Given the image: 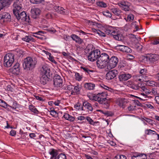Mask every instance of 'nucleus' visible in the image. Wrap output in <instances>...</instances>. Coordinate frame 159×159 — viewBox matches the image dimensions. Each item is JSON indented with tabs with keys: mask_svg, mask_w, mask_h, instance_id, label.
Returning <instances> with one entry per match:
<instances>
[{
	"mask_svg": "<svg viewBox=\"0 0 159 159\" xmlns=\"http://www.w3.org/2000/svg\"><path fill=\"white\" fill-rule=\"evenodd\" d=\"M92 30L93 32L97 34L99 36L102 37H105V34H107L112 35L114 38L116 40H121L122 35L118 34L117 30L111 26L107 27L105 31V33L102 32L99 30L95 28H92Z\"/></svg>",
	"mask_w": 159,
	"mask_h": 159,
	"instance_id": "f257e3e1",
	"label": "nucleus"
},
{
	"mask_svg": "<svg viewBox=\"0 0 159 159\" xmlns=\"http://www.w3.org/2000/svg\"><path fill=\"white\" fill-rule=\"evenodd\" d=\"M37 63V60L36 58L28 57L24 59L23 66L24 70L29 71L35 67Z\"/></svg>",
	"mask_w": 159,
	"mask_h": 159,
	"instance_id": "f03ea898",
	"label": "nucleus"
},
{
	"mask_svg": "<svg viewBox=\"0 0 159 159\" xmlns=\"http://www.w3.org/2000/svg\"><path fill=\"white\" fill-rule=\"evenodd\" d=\"M100 53V51L98 49L89 50L87 55L88 59L90 61H93L98 59Z\"/></svg>",
	"mask_w": 159,
	"mask_h": 159,
	"instance_id": "7ed1b4c3",
	"label": "nucleus"
},
{
	"mask_svg": "<svg viewBox=\"0 0 159 159\" xmlns=\"http://www.w3.org/2000/svg\"><path fill=\"white\" fill-rule=\"evenodd\" d=\"M14 55L11 53H8L5 55L4 58V66L6 67L11 66L14 62Z\"/></svg>",
	"mask_w": 159,
	"mask_h": 159,
	"instance_id": "20e7f679",
	"label": "nucleus"
},
{
	"mask_svg": "<svg viewBox=\"0 0 159 159\" xmlns=\"http://www.w3.org/2000/svg\"><path fill=\"white\" fill-rule=\"evenodd\" d=\"M119 62V59L117 57L112 56L109 59L107 62V68L111 69L116 67Z\"/></svg>",
	"mask_w": 159,
	"mask_h": 159,
	"instance_id": "39448f33",
	"label": "nucleus"
},
{
	"mask_svg": "<svg viewBox=\"0 0 159 159\" xmlns=\"http://www.w3.org/2000/svg\"><path fill=\"white\" fill-rule=\"evenodd\" d=\"M22 0H16L13 4L14 14H17L18 11H21Z\"/></svg>",
	"mask_w": 159,
	"mask_h": 159,
	"instance_id": "423d86ee",
	"label": "nucleus"
},
{
	"mask_svg": "<svg viewBox=\"0 0 159 159\" xmlns=\"http://www.w3.org/2000/svg\"><path fill=\"white\" fill-rule=\"evenodd\" d=\"M63 82V79L58 75H56L54 77V85L57 87L61 86Z\"/></svg>",
	"mask_w": 159,
	"mask_h": 159,
	"instance_id": "0eeeda50",
	"label": "nucleus"
},
{
	"mask_svg": "<svg viewBox=\"0 0 159 159\" xmlns=\"http://www.w3.org/2000/svg\"><path fill=\"white\" fill-rule=\"evenodd\" d=\"M118 74V71L115 70H111L108 72L106 75V78L108 80L114 79Z\"/></svg>",
	"mask_w": 159,
	"mask_h": 159,
	"instance_id": "6e6552de",
	"label": "nucleus"
},
{
	"mask_svg": "<svg viewBox=\"0 0 159 159\" xmlns=\"http://www.w3.org/2000/svg\"><path fill=\"white\" fill-rule=\"evenodd\" d=\"M40 10L38 8H32L30 11L31 17L34 19H36L40 15Z\"/></svg>",
	"mask_w": 159,
	"mask_h": 159,
	"instance_id": "1a4fd4ad",
	"label": "nucleus"
},
{
	"mask_svg": "<svg viewBox=\"0 0 159 159\" xmlns=\"http://www.w3.org/2000/svg\"><path fill=\"white\" fill-rule=\"evenodd\" d=\"M50 70L47 65L42 66L40 69V75H50Z\"/></svg>",
	"mask_w": 159,
	"mask_h": 159,
	"instance_id": "9d476101",
	"label": "nucleus"
},
{
	"mask_svg": "<svg viewBox=\"0 0 159 159\" xmlns=\"http://www.w3.org/2000/svg\"><path fill=\"white\" fill-rule=\"evenodd\" d=\"M119 6L122 10L125 11H129L131 10L130 5L127 2H122L118 4Z\"/></svg>",
	"mask_w": 159,
	"mask_h": 159,
	"instance_id": "9b49d317",
	"label": "nucleus"
},
{
	"mask_svg": "<svg viewBox=\"0 0 159 159\" xmlns=\"http://www.w3.org/2000/svg\"><path fill=\"white\" fill-rule=\"evenodd\" d=\"M132 77L130 74L129 73H124L120 75L119 76V78L120 81H123L128 80Z\"/></svg>",
	"mask_w": 159,
	"mask_h": 159,
	"instance_id": "f8f14e48",
	"label": "nucleus"
},
{
	"mask_svg": "<svg viewBox=\"0 0 159 159\" xmlns=\"http://www.w3.org/2000/svg\"><path fill=\"white\" fill-rule=\"evenodd\" d=\"M40 82L43 84H47L50 80V75H40Z\"/></svg>",
	"mask_w": 159,
	"mask_h": 159,
	"instance_id": "ddd939ff",
	"label": "nucleus"
},
{
	"mask_svg": "<svg viewBox=\"0 0 159 159\" xmlns=\"http://www.w3.org/2000/svg\"><path fill=\"white\" fill-rule=\"evenodd\" d=\"M14 14L18 20L21 19L22 20H24L25 19L26 14L24 11H23L21 12L18 11L17 14Z\"/></svg>",
	"mask_w": 159,
	"mask_h": 159,
	"instance_id": "4468645a",
	"label": "nucleus"
},
{
	"mask_svg": "<svg viewBox=\"0 0 159 159\" xmlns=\"http://www.w3.org/2000/svg\"><path fill=\"white\" fill-rule=\"evenodd\" d=\"M54 9L57 12L61 14H66L68 13L67 10L61 7L56 6L54 7Z\"/></svg>",
	"mask_w": 159,
	"mask_h": 159,
	"instance_id": "2eb2a0df",
	"label": "nucleus"
},
{
	"mask_svg": "<svg viewBox=\"0 0 159 159\" xmlns=\"http://www.w3.org/2000/svg\"><path fill=\"white\" fill-rule=\"evenodd\" d=\"M99 103L103 105V107L107 109L109 106V102L106 98H101Z\"/></svg>",
	"mask_w": 159,
	"mask_h": 159,
	"instance_id": "dca6fc26",
	"label": "nucleus"
},
{
	"mask_svg": "<svg viewBox=\"0 0 159 159\" xmlns=\"http://www.w3.org/2000/svg\"><path fill=\"white\" fill-rule=\"evenodd\" d=\"M107 62L98 59L97 61V66L100 69H103L107 66Z\"/></svg>",
	"mask_w": 159,
	"mask_h": 159,
	"instance_id": "f3484780",
	"label": "nucleus"
},
{
	"mask_svg": "<svg viewBox=\"0 0 159 159\" xmlns=\"http://www.w3.org/2000/svg\"><path fill=\"white\" fill-rule=\"evenodd\" d=\"M116 103L120 107H123L126 103V100L124 98H118L116 100Z\"/></svg>",
	"mask_w": 159,
	"mask_h": 159,
	"instance_id": "a211bd4d",
	"label": "nucleus"
},
{
	"mask_svg": "<svg viewBox=\"0 0 159 159\" xmlns=\"http://www.w3.org/2000/svg\"><path fill=\"white\" fill-rule=\"evenodd\" d=\"M83 106L85 109L87 110L88 112H92L93 110V108L92 107L91 104L89 103L85 102H83Z\"/></svg>",
	"mask_w": 159,
	"mask_h": 159,
	"instance_id": "6ab92c4d",
	"label": "nucleus"
},
{
	"mask_svg": "<svg viewBox=\"0 0 159 159\" xmlns=\"http://www.w3.org/2000/svg\"><path fill=\"white\" fill-rule=\"evenodd\" d=\"M49 154L51 156V159L54 158L55 159L57 156L58 154V152L57 150L53 148H51L49 151Z\"/></svg>",
	"mask_w": 159,
	"mask_h": 159,
	"instance_id": "aec40b11",
	"label": "nucleus"
},
{
	"mask_svg": "<svg viewBox=\"0 0 159 159\" xmlns=\"http://www.w3.org/2000/svg\"><path fill=\"white\" fill-rule=\"evenodd\" d=\"M10 0H0V11L10 4Z\"/></svg>",
	"mask_w": 159,
	"mask_h": 159,
	"instance_id": "412c9836",
	"label": "nucleus"
},
{
	"mask_svg": "<svg viewBox=\"0 0 159 159\" xmlns=\"http://www.w3.org/2000/svg\"><path fill=\"white\" fill-rule=\"evenodd\" d=\"M109 57L107 54L103 53L100 55L98 59L107 62L108 60L109 59Z\"/></svg>",
	"mask_w": 159,
	"mask_h": 159,
	"instance_id": "4be33fe9",
	"label": "nucleus"
},
{
	"mask_svg": "<svg viewBox=\"0 0 159 159\" xmlns=\"http://www.w3.org/2000/svg\"><path fill=\"white\" fill-rule=\"evenodd\" d=\"M70 37L73 40L75 41L76 43L79 44L83 42V40L81 39L75 34H72Z\"/></svg>",
	"mask_w": 159,
	"mask_h": 159,
	"instance_id": "5701e85b",
	"label": "nucleus"
},
{
	"mask_svg": "<svg viewBox=\"0 0 159 159\" xmlns=\"http://www.w3.org/2000/svg\"><path fill=\"white\" fill-rule=\"evenodd\" d=\"M0 18L1 19H6L7 21H10L11 16L9 13L5 12L2 14H0Z\"/></svg>",
	"mask_w": 159,
	"mask_h": 159,
	"instance_id": "b1692460",
	"label": "nucleus"
},
{
	"mask_svg": "<svg viewBox=\"0 0 159 159\" xmlns=\"http://www.w3.org/2000/svg\"><path fill=\"white\" fill-rule=\"evenodd\" d=\"M9 108H11L14 109H16L17 108H22V106L18 104L16 101H13V104L12 106L9 105Z\"/></svg>",
	"mask_w": 159,
	"mask_h": 159,
	"instance_id": "393cba45",
	"label": "nucleus"
},
{
	"mask_svg": "<svg viewBox=\"0 0 159 159\" xmlns=\"http://www.w3.org/2000/svg\"><path fill=\"white\" fill-rule=\"evenodd\" d=\"M84 88L88 90H93L95 87L94 84L91 83H86L84 85Z\"/></svg>",
	"mask_w": 159,
	"mask_h": 159,
	"instance_id": "a878e982",
	"label": "nucleus"
},
{
	"mask_svg": "<svg viewBox=\"0 0 159 159\" xmlns=\"http://www.w3.org/2000/svg\"><path fill=\"white\" fill-rule=\"evenodd\" d=\"M19 64L18 63H16L13 67L12 71L14 73L18 74L19 72Z\"/></svg>",
	"mask_w": 159,
	"mask_h": 159,
	"instance_id": "bb28decb",
	"label": "nucleus"
},
{
	"mask_svg": "<svg viewBox=\"0 0 159 159\" xmlns=\"http://www.w3.org/2000/svg\"><path fill=\"white\" fill-rule=\"evenodd\" d=\"M149 59L150 61L153 62L158 60L159 56L156 54H151Z\"/></svg>",
	"mask_w": 159,
	"mask_h": 159,
	"instance_id": "cd10ccee",
	"label": "nucleus"
},
{
	"mask_svg": "<svg viewBox=\"0 0 159 159\" xmlns=\"http://www.w3.org/2000/svg\"><path fill=\"white\" fill-rule=\"evenodd\" d=\"M74 89L73 91L71 93V94L75 95L77 93H79L81 89V87L79 85L74 86Z\"/></svg>",
	"mask_w": 159,
	"mask_h": 159,
	"instance_id": "c85d7f7f",
	"label": "nucleus"
},
{
	"mask_svg": "<svg viewBox=\"0 0 159 159\" xmlns=\"http://www.w3.org/2000/svg\"><path fill=\"white\" fill-rule=\"evenodd\" d=\"M0 106L5 108L7 111H10V109L9 107V105H8L5 101L1 99L0 102Z\"/></svg>",
	"mask_w": 159,
	"mask_h": 159,
	"instance_id": "c756f323",
	"label": "nucleus"
},
{
	"mask_svg": "<svg viewBox=\"0 0 159 159\" xmlns=\"http://www.w3.org/2000/svg\"><path fill=\"white\" fill-rule=\"evenodd\" d=\"M63 117L66 120L70 121H73L75 119L74 117L71 116L66 113H64Z\"/></svg>",
	"mask_w": 159,
	"mask_h": 159,
	"instance_id": "7c9ffc66",
	"label": "nucleus"
},
{
	"mask_svg": "<svg viewBox=\"0 0 159 159\" xmlns=\"http://www.w3.org/2000/svg\"><path fill=\"white\" fill-rule=\"evenodd\" d=\"M111 10L112 13L117 16H119L121 12V11L119 9L115 7L111 8Z\"/></svg>",
	"mask_w": 159,
	"mask_h": 159,
	"instance_id": "2f4dec72",
	"label": "nucleus"
},
{
	"mask_svg": "<svg viewBox=\"0 0 159 159\" xmlns=\"http://www.w3.org/2000/svg\"><path fill=\"white\" fill-rule=\"evenodd\" d=\"M145 134L147 135H156L157 134L156 132L154 130H152L150 129H147L145 131Z\"/></svg>",
	"mask_w": 159,
	"mask_h": 159,
	"instance_id": "473e14b6",
	"label": "nucleus"
},
{
	"mask_svg": "<svg viewBox=\"0 0 159 159\" xmlns=\"http://www.w3.org/2000/svg\"><path fill=\"white\" fill-rule=\"evenodd\" d=\"M74 86L70 84L67 85H65L63 86V89H67L71 91V92L73 90Z\"/></svg>",
	"mask_w": 159,
	"mask_h": 159,
	"instance_id": "72a5a7b5",
	"label": "nucleus"
},
{
	"mask_svg": "<svg viewBox=\"0 0 159 159\" xmlns=\"http://www.w3.org/2000/svg\"><path fill=\"white\" fill-rule=\"evenodd\" d=\"M97 5L102 7H107V4L102 1H98L96 2Z\"/></svg>",
	"mask_w": 159,
	"mask_h": 159,
	"instance_id": "f704fd0d",
	"label": "nucleus"
},
{
	"mask_svg": "<svg viewBox=\"0 0 159 159\" xmlns=\"http://www.w3.org/2000/svg\"><path fill=\"white\" fill-rule=\"evenodd\" d=\"M140 77H141V79H139V81H144L147 82V81H148L149 79L148 77L146 76L145 75H140Z\"/></svg>",
	"mask_w": 159,
	"mask_h": 159,
	"instance_id": "c9c22d12",
	"label": "nucleus"
},
{
	"mask_svg": "<svg viewBox=\"0 0 159 159\" xmlns=\"http://www.w3.org/2000/svg\"><path fill=\"white\" fill-rule=\"evenodd\" d=\"M75 107L77 110L79 111H85V109H84L83 105H81L79 104H78L75 105Z\"/></svg>",
	"mask_w": 159,
	"mask_h": 159,
	"instance_id": "e433bc0d",
	"label": "nucleus"
},
{
	"mask_svg": "<svg viewBox=\"0 0 159 159\" xmlns=\"http://www.w3.org/2000/svg\"><path fill=\"white\" fill-rule=\"evenodd\" d=\"M29 109L32 112L37 114L38 111L37 109L32 105H30L29 106Z\"/></svg>",
	"mask_w": 159,
	"mask_h": 159,
	"instance_id": "4c0bfd02",
	"label": "nucleus"
},
{
	"mask_svg": "<svg viewBox=\"0 0 159 159\" xmlns=\"http://www.w3.org/2000/svg\"><path fill=\"white\" fill-rule=\"evenodd\" d=\"M142 90L147 95H148L150 94L151 93V90L147 89L146 87H142Z\"/></svg>",
	"mask_w": 159,
	"mask_h": 159,
	"instance_id": "58836bf2",
	"label": "nucleus"
},
{
	"mask_svg": "<svg viewBox=\"0 0 159 159\" xmlns=\"http://www.w3.org/2000/svg\"><path fill=\"white\" fill-rule=\"evenodd\" d=\"M22 40L27 42H29L32 40L33 38L30 36H26L22 39Z\"/></svg>",
	"mask_w": 159,
	"mask_h": 159,
	"instance_id": "ea45409f",
	"label": "nucleus"
},
{
	"mask_svg": "<svg viewBox=\"0 0 159 159\" xmlns=\"http://www.w3.org/2000/svg\"><path fill=\"white\" fill-rule=\"evenodd\" d=\"M103 14L104 16L109 18L111 17L112 16L111 13L108 11H104L103 12Z\"/></svg>",
	"mask_w": 159,
	"mask_h": 159,
	"instance_id": "a19ab883",
	"label": "nucleus"
},
{
	"mask_svg": "<svg viewBox=\"0 0 159 159\" xmlns=\"http://www.w3.org/2000/svg\"><path fill=\"white\" fill-rule=\"evenodd\" d=\"M155 96L158 95L159 93L157 89L155 88H152L151 90V93Z\"/></svg>",
	"mask_w": 159,
	"mask_h": 159,
	"instance_id": "79ce46f5",
	"label": "nucleus"
},
{
	"mask_svg": "<svg viewBox=\"0 0 159 159\" xmlns=\"http://www.w3.org/2000/svg\"><path fill=\"white\" fill-rule=\"evenodd\" d=\"M55 159H66V157L64 154L61 153Z\"/></svg>",
	"mask_w": 159,
	"mask_h": 159,
	"instance_id": "37998d69",
	"label": "nucleus"
},
{
	"mask_svg": "<svg viewBox=\"0 0 159 159\" xmlns=\"http://www.w3.org/2000/svg\"><path fill=\"white\" fill-rule=\"evenodd\" d=\"M31 3L33 4H39L44 1V0H30Z\"/></svg>",
	"mask_w": 159,
	"mask_h": 159,
	"instance_id": "c03bdc74",
	"label": "nucleus"
},
{
	"mask_svg": "<svg viewBox=\"0 0 159 159\" xmlns=\"http://www.w3.org/2000/svg\"><path fill=\"white\" fill-rule=\"evenodd\" d=\"M113 159H126V157L123 155H117Z\"/></svg>",
	"mask_w": 159,
	"mask_h": 159,
	"instance_id": "a18cd8bd",
	"label": "nucleus"
},
{
	"mask_svg": "<svg viewBox=\"0 0 159 159\" xmlns=\"http://www.w3.org/2000/svg\"><path fill=\"white\" fill-rule=\"evenodd\" d=\"M86 120L91 125H94L95 123H97V122H94L93 120L89 117H87Z\"/></svg>",
	"mask_w": 159,
	"mask_h": 159,
	"instance_id": "49530a36",
	"label": "nucleus"
},
{
	"mask_svg": "<svg viewBox=\"0 0 159 159\" xmlns=\"http://www.w3.org/2000/svg\"><path fill=\"white\" fill-rule=\"evenodd\" d=\"M128 84L129 85V86L130 87L132 88V89H135V90H138V87L137 86V85H135L134 84H129L131 82L129 81L128 82Z\"/></svg>",
	"mask_w": 159,
	"mask_h": 159,
	"instance_id": "de8ad7c7",
	"label": "nucleus"
},
{
	"mask_svg": "<svg viewBox=\"0 0 159 159\" xmlns=\"http://www.w3.org/2000/svg\"><path fill=\"white\" fill-rule=\"evenodd\" d=\"M125 19L126 21L132 20L134 19V16L132 14H129L127 16V19L126 18H125Z\"/></svg>",
	"mask_w": 159,
	"mask_h": 159,
	"instance_id": "09e8293b",
	"label": "nucleus"
},
{
	"mask_svg": "<svg viewBox=\"0 0 159 159\" xmlns=\"http://www.w3.org/2000/svg\"><path fill=\"white\" fill-rule=\"evenodd\" d=\"M81 68L84 71L88 73H89L90 72H93V70H89L87 67H81Z\"/></svg>",
	"mask_w": 159,
	"mask_h": 159,
	"instance_id": "8fccbe9b",
	"label": "nucleus"
},
{
	"mask_svg": "<svg viewBox=\"0 0 159 159\" xmlns=\"http://www.w3.org/2000/svg\"><path fill=\"white\" fill-rule=\"evenodd\" d=\"M131 52V49L128 47L125 46L123 52L130 53Z\"/></svg>",
	"mask_w": 159,
	"mask_h": 159,
	"instance_id": "3c124183",
	"label": "nucleus"
},
{
	"mask_svg": "<svg viewBox=\"0 0 159 159\" xmlns=\"http://www.w3.org/2000/svg\"><path fill=\"white\" fill-rule=\"evenodd\" d=\"M147 72V70L146 69H142L139 71L141 75H145Z\"/></svg>",
	"mask_w": 159,
	"mask_h": 159,
	"instance_id": "603ef678",
	"label": "nucleus"
},
{
	"mask_svg": "<svg viewBox=\"0 0 159 159\" xmlns=\"http://www.w3.org/2000/svg\"><path fill=\"white\" fill-rule=\"evenodd\" d=\"M76 79L78 81L81 80V77L80 74L78 73H76L75 75Z\"/></svg>",
	"mask_w": 159,
	"mask_h": 159,
	"instance_id": "864d4df0",
	"label": "nucleus"
},
{
	"mask_svg": "<svg viewBox=\"0 0 159 159\" xmlns=\"http://www.w3.org/2000/svg\"><path fill=\"white\" fill-rule=\"evenodd\" d=\"M141 95L144 97V98H152L151 96L147 95L146 94H145V93L143 91L142 93H141Z\"/></svg>",
	"mask_w": 159,
	"mask_h": 159,
	"instance_id": "5fc2aeb1",
	"label": "nucleus"
},
{
	"mask_svg": "<svg viewBox=\"0 0 159 159\" xmlns=\"http://www.w3.org/2000/svg\"><path fill=\"white\" fill-rule=\"evenodd\" d=\"M100 97L99 95H98V94L97 95L93 96V100H94L95 101L99 102L100 100Z\"/></svg>",
	"mask_w": 159,
	"mask_h": 159,
	"instance_id": "6e6d98bb",
	"label": "nucleus"
},
{
	"mask_svg": "<svg viewBox=\"0 0 159 159\" xmlns=\"http://www.w3.org/2000/svg\"><path fill=\"white\" fill-rule=\"evenodd\" d=\"M147 84L149 86H153L155 85V82L153 81H149L148 80V81L147 82Z\"/></svg>",
	"mask_w": 159,
	"mask_h": 159,
	"instance_id": "4d7b16f0",
	"label": "nucleus"
},
{
	"mask_svg": "<svg viewBox=\"0 0 159 159\" xmlns=\"http://www.w3.org/2000/svg\"><path fill=\"white\" fill-rule=\"evenodd\" d=\"M125 46L124 45H118L117 46V48L120 50V51L123 52Z\"/></svg>",
	"mask_w": 159,
	"mask_h": 159,
	"instance_id": "13d9d810",
	"label": "nucleus"
},
{
	"mask_svg": "<svg viewBox=\"0 0 159 159\" xmlns=\"http://www.w3.org/2000/svg\"><path fill=\"white\" fill-rule=\"evenodd\" d=\"M57 112L54 110H52L50 111V114L53 117L56 116Z\"/></svg>",
	"mask_w": 159,
	"mask_h": 159,
	"instance_id": "bf43d9fd",
	"label": "nucleus"
},
{
	"mask_svg": "<svg viewBox=\"0 0 159 159\" xmlns=\"http://www.w3.org/2000/svg\"><path fill=\"white\" fill-rule=\"evenodd\" d=\"M99 111L101 112L104 115H107V116H111V113L108 111L104 112L103 111H101V110H99Z\"/></svg>",
	"mask_w": 159,
	"mask_h": 159,
	"instance_id": "052dcab7",
	"label": "nucleus"
},
{
	"mask_svg": "<svg viewBox=\"0 0 159 159\" xmlns=\"http://www.w3.org/2000/svg\"><path fill=\"white\" fill-rule=\"evenodd\" d=\"M142 121L144 120L148 123H150V122L152 121V120L151 119L147 118L146 117L142 118Z\"/></svg>",
	"mask_w": 159,
	"mask_h": 159,
	"instance_id": "680f3d73",
	"label": "nucleus"
},
{
	"mask_svg": "<svg viewBox=\"0 0 159 159\" xmlns=\"http://www.w3.org/2000/svg\"><path fill=\"white\" fill-rule=\"evenodd\" d=\"M151 43L153 45H156L159 43V39H156L152 42Z\"/></svg>",
	"mask_w": 159,
	"mask_h": 159,
	"instance_id": "e2e57ef3",
	"label": "nucleus"
},
{
	"mask_svg": "<svg viewBox=\"0 0 159 159\" xmlns=\"http://www.w3.org/2000/svg\"><path fill=\"white\" fill-rule=\"evenodd\" d=\"M46 32L44 31H39L38 32L35 33L34 34L39 35H42L43 34H44Z\"/></svg>",
	"mask_w": 159,
	"mask_h": 159,
	"instance_id": "0e129e2a",
	"label": "nucleus"
},
{
	"mask_svg": "<svg viewBox=\"0 0 159 159\" xmlns=\"http://www.w3.org/2000/svg\"><path fill=\"white\" fill-rule=\"evenodd\" d=\"M155 100L156 103L159 105V96H156L155 98Z\"/></svg>",
	"mask_w": 159,
	"mask_h": 159,
	"instance_id": "69168bd1",
	"label": "nucleus"
},
{
	"mask_svg": "<svg viewBox=\"0 0 159 159\" xmlns=\"http://www.w3.org/2000/svg\"><path fill=\"white\" fill-rule=\"evenodd\" d=\"M16 132L14 130H11L10 132V135L11 136H13L16 135Z\"/></svg>",
	"mask_w": 159,
	"mask_h": 159,
	"instance_id": "338daca9",
	"label": "nucleus"
},
{
	"mask_svg": "<svg viewBox=\"0 0 159 159\" xmlns=\"http://www.w3.org/2000/svg\"><path fill=\"white\" fill-rule=\"evenodd\" d=\"M134 79H136V81H139V79H141V77H140V75L139 76L138 75H134Z\"/></svg>",
	"mask_w": 159,
	"mask_h": 159,
	"instance_id": "774afa93",
	"label": "nucleus"
}]
</instances>
